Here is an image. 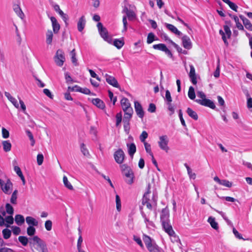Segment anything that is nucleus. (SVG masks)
Returning <instances> with one entry per match:
<instances>
[{"mask_svg": "<svg viewBox=\"0 0 252 252\" xmlns=\"http://www.w3.org/2000/svg\"><path fill=\"white\" fill-rule=\"evenodd\" d=\"M143 241L150 252H163L154 241H152L151 238L147 235H144Z\"/></svg>", "mask_w": 252, "mask_h": 252, "instance_id": "1", "label": "nucleus"}, {"mask_svg": "<svg viewBox=\"0 0 252 252\" xmlns=\"http://www.w3.org/2000/svg\"><path fill=\"white\" fill-rule=\"evenodd\" d=\"M121 168L123 175L126 177L125 179L126 182L128 184H131L133 182V179L134 178V174L132 170L130 167L126 164L122 165Z\"/></svg>", "mask_w": 252, "mask_h": 252, "instance_id": "2", "label": "nucleus"}, {"mask_svg": "<svg viewBox=\"0 0 252 252\" xmlns=\"http://www.w3.org/2000/svg\"><path fill=\"white\" fill-rule=\"evenodd\" d=\"M97 27L101 37L108 43H111L112 41V39L108 35L107 30L105 28L103 27L102 23L98 22L97 24Z\"/></svg>", "mask_w": 252, "mask_h": 252, "instance_id": "3", "label": "nucleus"}, {"mask_svg": "<svg viewBox=\"0 0 252 252\" xmlns=\"http://www.w3.org/2000/svg\"><path fill=\"white\" fill-rule=\"evenodd\" d=\"M54 60L56 63L59 66L63 65L65 61V57L63 52L60 49L57 50L56 56L54 58Z\"/></svg>", "mask_w": 252, "mask_h": 252, "instance_id": "4", "label": "nucleus"}, {"mask_svg": "<svg viewBox=\"0 0 252 252\" xmlns=\"http://www.w3.org/2000/svg\"><path fill=\"white\" fill-rule=\"evenodd\" d=\"M158 144L160 148L167 152L169 149L168 146V139L166 135H162L159 137Z\"/></svg>", "mask_w": 252, "mask_h": 252, "instance_id": "5", "label": "nucleus"}, {"mask_svg": "<svg viewBox=\"0 0 252 252\" xmlns=\"http://www.w3.org/2000/svg\"><path fill=\"white\" fill-rule=\"evenodd\" d=\"M150 189H151V185L150 184H148L147 187V191L144 193V194L143 195L142 204L143 205H146V207L149 209L152 210V205H151V203L149 202L150 199L148 198V195L151 192Z\"/></svg>", "mask_w": 252, "mask_h": 252, "instance_id": "6", "label": "nucleus"}, {"mask_svg": "<svg viewBox=\"0 0 252 252\" xmlns=\"http://www.w3.org/2000/svg\"><path fill=\"white\" fill-rule=\"evenodd\" d=\"M153 48L154 49L158 50L165 52V53L167 54L170 58H172L173 56L171 52L167 48L164 44L159 43L158 44H155L153 46Z\"/></svg>", "mask_w": 252, "mask_h": 252, "instance_id": "7", "label": "nucleus"}, {"mask_svg": "<svg viewBox=\"0 0 252 252\" xmlns=\"http://www.w3.org/2000/svg\"><path fill=\"white\" fill-rule=\"evenodd\" d=\"M125 157V153L121 149H118L114 154L115 160L118 164H121L123 162Z\"/></svg>", "mask_w": 252, "mask_h": 252, "instance_id": "8", "label": "nucleus"}, {"mask_svg": "<svg viewBox=\"0 0 252 252\" xmlns=\"http://www.w3.org/2000/svg\"><path fill=\"white\" fill-rule=\"evenodd\" d=\"M195 101L201 105L208 107L212 109L216 108V105L214 102L206 98L203 99H196Z\"/></svg>", "mask_w": 252, "mask_h": 252, "instance_id": "9", "label": "nucleus"}, {"mask_svg": "<svg viewBox=\"0 0 252 252\" xmlns=\"http://www.w3.org/2000/svg\"><path fill=\"white\" fill-rule=\"evenodd\" d=\"M134 108L137 115L141 119H143L145 112L141 104L137 101H134Z\"/></svg>", "mask_w": 252, "mask_h": 252, "instance_id": "10", "label": "nucleus"}, {"mask_svg": "<svg viewBox=\"0 0 252 252\" xmlns=\"http://www.w3.org/2000/svg\"><path fill=\"white\" fill-rule=\"evenodd\" d=\"M105 77L106 81L109 85L117 88H119L120 87L117 80L114 77L109 75L107 74L105 75Z\"/></svg>", "mask_w": 252, "mask_h": 252, "instance_id": "11", "label": "nucleus"}, {"mask_svg": "<svg viewBox=\"0 0 252 252\" xmlns=\"http://www.w3.org/2000/svg\"><path fill=\"white\" fill-rule=\"evenodd\" d=\"M161 225L163 230L169 236H173L175 235V232L172 228V226L171 225L170 221L168 222H166L165 223H162Z\"/></svg>", "mask_w": 252, "mask_h": 252, "instance_id": "12", "label": "nucleus"}, {"mask_svg": "<svg viewBox=\"0 0 252 252\" xmlns=\"http://www.w3.org/2000/svg\"><path fill=\"white\" fill-rule=\"evenodd\" d=\"M190 71L189 73V77L190 79V81L193 85L197 84V79L195 73V68L192 64L189 65Z\"/></svg>", "mask_w": 252, "mask_h": 252, "instance_id": "13", "label": "nucleus"}, {"mask_svg": "<svg viewBox=\"0 0 252 252\" xmlns=\"http://www.w3.org/2000/svg\"><path fill=\"white\" fill-rule=\"evenodd\" d=\"M160 218L161 224L165 223L166 222H168L170 221V220L169 219V212L165 209H163L162 210Z\"/></svg>", "mask_w": 252, "mask_h": 252, "instance_id": "14", "label": "nucleus"}, {"mask_svg": "<svg viewBox=\"0 0 252 252\" xmlns=\"http://www.w3.org/2000/svg\"><path fill=\"white\" fill-rule=\"evenodd\" d=\"M182 43L184 47L187 49H190L192 47V44L189 37L187 35H184L182 38Z\"/></svg>", "mask_w": 252, "mask_h": 252, "instance_id": "15", "label": "nucleus"}, {"mask_svg": "<svg viewBox=\"0 0 252 252\" xmlns=\"http://www.w3.org/2000/svg\"><path fill=\"white\" fill-rule=\"evenodd\" d=\"M86 23V18L84 15H82L77 22V29L79 32H81L84 29Z\"/></svg>", "mask_w": 252, "mask_h": 252, "instance_id": "16", "label": "nucleus"}, {"mask_svg": "<svg viewBox=\"0 0 252 252\" xmlns=\"http://www.w3.org/2000/svg\"><path fill=\"white\" fill-rule=\"evenodd\" d=\"M50 20L52 22L53 32L55 33H57L60 29V25L55 17H51Z\"/></svg>", "mask_w": 252, "mask_h": 252, "instance_id": "17", "label": "nucleus"}, {"mask_svg": "<svg viewBox=\"0 0 252 252\" xmlns=\"http://www.w3.org/2000/svg\"><path fill=\"white\" fill-rule=\"evenodd\" d=\"M141 214L143 218L144 219V222L147 227H155V225L153 221L149 220L145 213L143 211H141Z\"/></svg>", "mask_w": 252, "mask_h": 252, "instance_id": "18", "label": "nucleus"}, {"mask_svg": "<svg viewBox=\"0 0 252 252\" xmlns=\"http://www.w3.org/2000/svg\"><path fill=\"white\" fill-rule=\"evenodd\" d=\"M12 185L9 180H7L6 183H2V186H0L1 189L5 193H9L10 188Z\"/></svg>", "mask_w": 252, "mask_h": 252, "instance_id": "19", "label": "nucleus"}, {"mask_svg": "<svg viewBox=\"0 0 252 252\" xmlns=\"http://www.w3.org/2000/svg\"><path fill=\"white\" fill-rule=\"evenodd\" d=\"M92 102L97 107L101 109H104L105 107V104L103 102V101L98 98H93L92 100Z\"/></svg>", "mask_w": 252, "mask_h": 252, "instance_id": "20", "label": "nucleus"}, {"mask_svg": "<svg viewBox=\"0 0 252 252\" xmlns=\"http://www.w3.org/2000/svg\"><path fill=\"white\" fill-rule=\"evenodd\" d=\"M240 18L242 19L243 24L245 28L250 31H252V24L250 21L246 17L242 15L240 16Z\"/></svg>", "mask_w": 252, "mask_h": 252, "instance_id": "21", "label": "nucleus"}, {"mask_svg": "<svg viewBox=\"0 0 252 252\" xmlns=\"http://www.w3.org/2000/svg\"><path fill=\"white\" fill-rule=\"evenodd\" d=\"M126 146L128 148V154L131 158H133V156L136 151V148L135 144L133 143L131 144L127 143Z\"/></svg>", "mask_w": 252, "mask_h": 252, "instance_id": "22", "label": "nucleus"}, {"mask_svg": "<svg viewBox=\"0 0 252 252\" xmlns=\"http://www.w3.org/2000/svg\"><path fill=\"white\" fill-rule=\"evenodd\" d=\"M26 222L29 226H36L38 225V221L32 217L28 216L26 218Z\"/></svg>", "mask_w": 252, "mask_h": 252, "instance_id": "23", "label": "nucleus"}, {"mask_svg": "<svg viewBox=\"0 0 252 252\" xmlns=\"http://www.w3.org/2000/svg\"><path fill=\"white\" fill-rule=\"evenodd\" d=\"M13 9L16 14L22 19H23L25 15L21 10L20 6L18 4H14L13 5Z\"/></svg>", "mask_w": 252, "mask_h": 252, "instance_id": "24", "label": "nucleus"}, {"mask_svg": "<svg viewBox=\"0 0 252 252\" xmlns=\"http://www.w3.org/2000/svg\"><path fill=\"white\" fill-rule=\"evenodd\" d=\"M165 26L169 30L171 31L174 33L178 35L182 34L181 32H180L174 25L166 23Z\"/></svg>", "mask_w": 252, "mask_h": 252, "instance_id": "25", "label": "nucleus"}, {"mask_svg": "<svg viewBox=\"0 0 252 252\" xmlns=\"http://www.w3.org/2000/svg\"><path fill=\"white\" fill-rule=\"evenodd\" d=\"M123 111L125 112L124 119H130L133 113L132 108L130 106Z\"/></svg>", "mask_w": 252, "mask_h": 252, "instance_id": "26", "label": "nucleus"}, {"mask_svg": "<svg viewBox=\"0 0 252 252\" xmlns=\"http://www.w3.org/2000/svg\"><path fill=\"white\" fill-rule=\"evenodd\" d=\"M30 243L33 244H36L39 247L40 245H42L44 242L37 236H34L33 238L30 239Z\"/></svg>", "mask_w": 252, "mask_h": 252, "instance_id": "27", "label": "nucleus"}, {"mask_svg": "<svg viewBox=\"0 0 252 252\" xmlns=\"http://www.w3.org/2000/svg\"><path fill=\"white\" fill-rule=\"evenodd\" d=\"M121 104L123 110L131 106L128 99L126 97H123L121 100Z\"/></svg>", "mask_w": 252, "mask_h": 252, "instance_id": "28", "label": "nucleus"}, {"mask_svg": "<svg viewBox=\"0 0 252 252\" xmlns=\"http://www.w3.org/2000/svg\"><path fill=\"white\" fill-rule=\"evenodd\" d=\"M187 112L189 116L194 120H197L198 117L196 112L193 111L190 108H188L187 110Z\"/></svg>", "mask_w": 252, "mask_h": 252, "instance_id": "29", "label": "nucleus"}, {"mask_svg": "<svg viewBox=\"0 0 252 252\" xmlns=\"http://www.w3.org/2000/svg\"><path fill=\"white\" fill-rule=\"evenodd\" d=\"M208 221L210 223L211 227L215 230L219 229L218 223L215 221L214 218L210 217L208 219Z\"/></svg>", "mask_w": 252, "mask_h": 252, "instance_id": "30", "label": "nucleus"}, {"mask_svg": "<svg viewBox=\"0 0 252 252\" xmlns=\"http://www.w3.org/2000/svg\"><path fill=\"white\" fill-rule=\"evenodd\" d=\"M15 220L17 225H21L24 223L25 219L21 215H16L15 217Z\"/></svg>", "mask_w": 252, "mask_h": 252, "instance_id": "31", "label": "nucleus"}, {"mask_svg": "<svg viewBox=\"0 0 252 252\" xmlns=\"http://www.w3.org/2000/svg\"><path fill=\"white\" fill-rule=\"evenodd\" d=\"M46 43L48 45L51 44L53 40V34L51 30H48L46 34Z\"/></svg>", "mask_w": 252, "mask_h": 252, "instance_id": "32", "label": "nucleus"}, {"mask_svg": "<svg viewBox=\"0 0 252 252\" xmlns=\"http://www.w3.org/2000/svg\"><path fill=\"white\" fill-rule=\"evenodd\" d=\"M70 55L71 56V62H72V63L75 66L78 65V63L77 62V59H76V57L75 50L74 49H73L70 52Z\"/></svg>", "mask_w": 252, "mask_h": 252, "instance_id": "33", "label": "nucleus"}, {"mask_svg": "<svg viewBox=\"0 0 252 252\" xmlns=\"http://www.w3.org/2000/svg\"><path fill=\"white\" fill-rule=\"evenodd\" d=\"M2 146H3V150L6 152H9L11 150V144L9 141L6 140V141H3L2 142Z\"/></svg>", "mask_w": 252, "mask_h": 252, "instance_id": "34", "label": "nucleus"}, {"mask_svg": "<svg viewBox=\"0 0 252 252\" xmlns=\"http://www.w3.org/2000/svg\"><path fill=\"white\" fill-rule=\"evenodd\" d=\"M113 45L118 49H121L124 45V41L123 40L116 39L113 42Z\"/></svg>", "mask_w": 252, "mask_h": 252, "instance_id": "35", "label": "nucleus"}, {"mask_svg": "<svg viewBox=\"0 0 252 252\" xmlns=\"http://www.w3.org/2000/svg\"><path fill=\"white\" fill-rule=\"evenodd\" d=\"M130 119H127V118L123 119V123L124 124V127L125 131L128 133L130 129L129 126V121Z\"/></svg>", "mask_w": 252, "mask_h": 252, "instance_id": "36", "label": "nucleus"}, {"mask_svg": "<svg viewBox=\"0 0 252 252\" xmlns=\"http://www.w3.org/2000/svg\"><path fill=\"white\" fill-rule=\"evenodd\" d=\"M188 96L190 99L192 100H193L195 98L194 89L193 87L192 86H190L189 88L188 92Z\"/></svg>", "mask_w": 252, "mask_h": 252, "instance_id": "37", "label": "nucleus"}, {"mask_svg": "<svg viewBox=\"0 0 252 252\" xmlns=\"http://www.w3.org/2000/svg\"><path fill=\"white\" fill-rule=\"evenodd\" d=\"M2 233L3 235V237L5 239H9L11 235V231L7 228H5L3 229L2 231Z\"/></svg>", "mask_w": 252, "mask_h": 252, "instance_id": "38", "label": "nucleus"}, {"mask_svg": "<svg viewBox=\"0 0 252 252\" xmlns=\"http://www.w3.org/2000/svg\"><path fill=\"white\" fill-rule=\"evenodd\" d=\"M126 17L128 18V19L130 21L132 20L135 17V14L134 12L128 9H126Z\"/></svg>", "mask_w": 252, "mask_h": 252, "instance_id": "39", "label": "nucleus"}, {"mask_svg": "<svg viewBox=\"0 0 252 252\" xmlns=\"http://www.w3.org/2000/svg\"><path fill=\"white\" fill-rule=\"evenodd\" d=\"M63 182L64 186L67 189H68L70 190H72L73 189V186L71 185L70 183L68 181L67 178L65 176H64V177H63Z\"/></svg>", "mask_w": 252, "mask_h": 252, "instance_id": "40", "label": "nucleus"}, {"mask_svg": "<svg viewBox=\"0 0 252 252\" xmlns=\"http://www.w3.org/2000/svg\"><path fill=\"white\" fill-rule=\"evenodd\" d=\"M224 2L227 3L230 8L232 9V10H234L235 11H237V9L238 8L237 5L235 4L234 3L231 2L229 0H225Z\"/></svg>", "mask_w": 252, "mask_h": 252, "instance_id": "41", "label": "nucleus"}, {"mask_svg": "<svg viewBox=\"0 0 252 252\" xmlns=\"http://www.w3.org/2000/svg\"><path fill=\"white\" fill-rule=\"evenodd\" d=\"M155 35L153 32H150L148 34L147 42L148 44L152 43L154 41L156 40Z\"/></svg>", "mask_w": 252, "mask_h": 252, "instance_id": "42", "label": "nucleus"}, {"mask_svg": "<svg viewBox=\"0 0 252 252\" xmlns=\"http://www.w3.org/2000/svg\"><path fill=\"white\" fill-rule=\"evenodd\" d=\"M6 212L10 215H12L14 213V209L13 207L9 203L5 205Z\"/></svg>", "mask_w": 252, "mask_h": 252, "instance_id": "43", "label": "nucleus"}, {"mask_svg": "<svg viewBox=\"0 0 252 252\" xmlns=\"http://www.w3.org/2000/svg\"><path fill=\"white\" fill-rule=\"evenodd\" d=\"M18 240L19 242L24 246L27 245L29 241L28 239L26 237L23 236H19Z\"/></svg>", "mask_w": 252, "mask_h": 252, "instance_id": "44", "label": "nucleus"}, {"mask_svg": "<svg viewBox=\"0 0 252 252\" xmlns=\"http://www.w3.org/2000/svg\"><path fill=\"white\" fill-rule=\"evenodd\" d=\"M17 190H15L13 192L12 194L11 198H10V202L11 203L13 204H16L17 203Z\"/></svg>", "mask_w": 252, "mask_h": 252, "instance_id": "45", "label": "nucleus"}, {"mask_svg": "<svg viewBox=\"0 0 252 252\" xmlns=\"http://www.w3.org/2000/svg\"><path fill=\"white\" fill-rule=\"evenodd\" d=\"M5 224H8L9 226L10 224H12L14 223V219L12 215L7 216L4 219Z\"/></svg>", "mask_w": 252, "mask_h": 252, "instance_id": "46", "label": "nucleus"}, {"mask_svg": "<svg viewBox=\"0 0 252 252\" xmlns=\"http://www.w3.org/2000/svg\"><path fill=\"white\" fill-rule=\"evenodd\" d=\"M158 200V195L157 193H153V197L151 199H150L149 202L151 203L152 206H156Z\"/></svg>", "mask_w": 252, "mask_h": 252, "instance_id": "47", "label": "nucleus"}, {"mask_svg": "<svg viewBox=\"0 0 252 252\" xmlns=\"http://www.w3.org/2000/svg\"><path fill=\"white\" fill-rule=\"evenodd\" d=\"M144 145L145 150H146V152L148 154H149L150 156L152 155H153V153L152 152V150H151V145L147 142H144Z\"/></svg>", "mask_w": 252, "mask_h": 252, "instance_id": "48", "label": "nucleus"}, {"mask_svg": "<svg viewBox=\"0 0 252 252\" xmlns=\"http://www.w3.org/2000/svg\"><path fill=\"white\" fill-rule=\"evenodd\" d=\"M116 126H118L122 122V113L121 112L117 113L116 115Z\"/></svg>", "mask_w": 252, "mask_h": 252, "instance_id": "49", "label": "nucleus"}, {"mask_svg": "<svg viewBox=\"0 0 252 252\" xmlns=\"http://www.w3.org/2000/svg\"><path fill=\"white\" fill-rule=\"evenodd\" d=\"M116 203L117 210L120 211L121 209V203L120 197L118 194L116 195Z\"/></svg>", "mask_w": 252, "mask_h": 252, "instance_id": "50", "label": "nucleus"}, {"mask_svg": "<svg viewBox=\"0 0 252 252\" xmlns=\"http://www.w3.org/2000/svg\"><path fill=\"white\" fill-rule=\"evenodd\" d=\"M35 229L32 226H29L27 228V234L29 236H33L35 233Z\"/></svg>", "mask_w": 252, "mask_h": 252, "instance_id": "51", "label": "nucleus"}, {"mask_svg": "<svg viewBox=\"0 0 252 252\" xmlns=\"http://www.w3.org/2000/svg\"><path fill=\"white\" fill-rule=\"evenodd\" d=\"M171 44L176 49V50H177V51L179 53H183L184 54H186V52H187L186 51L184 50L183 52L182 49L180 47H179V46L178 45H177L176 43H175L173 41H171Z\"/></svg>", "mask_w": 252, "mask_h": 252, "instance_id": "52", "label": "nucleus"}, {"mask_svg": "<svg viewBox=\"0 0 252 252\" xmlns=\"http://www.w3.org/2000/svg\"><path fill=\"white\" fill-rule=\"evenodd\" d=\"M215 211L219 213L222 216V217L226 221V222L227 223L228 225H232L231 221L228 219V218L226 217L225 214L223 212L216 210H215Z\"/></svg>", "mask_w": 252, "mask_h": 252, "instance_id": "53", "label": "nucleus"}, {"mask_svg": "<svg viewBox=\"0 0 252 252\" xmlns=\"http://www.w3.org/2000/svg\"><path fill=\"white\" fill-rule=\"evenodd\" d=\"M224 31L225 32V33H226L227 38H229L231 37V32L230 30V28L227 25H224L223 26Z\"/></svg>", "mask_w": 252, "mask_h": 252, "instance_id": "54", "label": "nucleus"}, {"mask_svg": "<svg viewBox=\"0 0 252 252\" xmlns=\"http://www.w3.org/2000/svg\"><path fill=\"white\" fill-rule=\"evenodd\" d=\"M220 184L228 188H230L232 185L231 182L226 180H221Z\"/></svg>", "mask_w": 252, "mask_h": 252, "instance_id": "55", "label": "nucleus"}, {"mask_svg": "<svg viewBox=\"0 0 252 252\" xmlns=\"http://www.w3.org/2000/svg\"><path fill=\"white\" fill-rule=\"evenodd\" d=\"M45 227L47 231H50L52 227V222L50 220H47L45 222Z\"/></svg>", "mask_w": 252, "mask_h": 252, "instance_id": "56", "label": "nucleus"}, {"mask_svg": "<svg viewBox=\"0 0 252 252\" xmlns=\"http://www.w3.org/2000/svg\"><path fill=\"white\" fill-rule=\"evenodd\" d=\"M148 133L146 131H143L140 136V140L141 141L144 143L146 139L148 137Z\"/></svg>", "mask_w": 252, "mask_h": 252, "instance_id": "57", "label": "nucleus"}, {"mask_svg": "<svg viewBox=\"0 0 252 252\" xmlns=\"http://www.w3.org/2000/svg\"><path fill=\"white\" fill-rule=\"evenodd\" d=\"M234 21L236 24L237 28L240 30H244L243 25L239 22V18L238 17H234Z\"/></svg>", "mask_w": 252, "mask_h": 252, "instance_id": "58", "label": "nucleus"}, {"mask_svg": "<svg viewBox=\"0 0 252 252\" xmlns=\"http://www.w3.org/2000/svg\"><path fill=\"white\" fill-rule=\"evenodd\" d=\"M44 157L42 154H38L37 156V162L38 165H40L43 161Z\"/></svg>", "mask_w": 252, "mask_h": 252, "instance_id": "59", "label": "nucleus"}, {"mask_svg": "<svg viewBox=\"0 0 252 252\" xmlns=\"http://www.w3.org/2000/svg\"><path fill=\"white\" fill-rule=\"evenodd\" d=\"M26 133H27V134L30 140L32 142V143H31L32 146H33L35 143V141L34 140L33 136L32 135V133L29 130L26 131Z\"/></svg>", "mask_w": 252, "mask_h": 252, "instance_id": "60", "label": "nucleus"}, {"mask_svg": "<svg viewBox=\"0 0 252 252\" xmlns=\"http://www.w3.org/2000/svg\"><path fill=\"white\" fill-rule=\"evenodd\" d=\"M81 151L84 156H87L89 155V151L85 147L84 143L81 144Z\"/></svg>", "mask_w": 252, "mask_h": 252, "instance_id": "61", "label": "nucleus"}, {"mask_svg": "<svg viewBox=\"0 0 252 252\" xmlns=\"http://www.w3.org/2000/svg\"><path fill=\"white\" fill-rule=\"evenodd\" d=\"M133 240L140 246L141 248H144V246L140 237L134 235L133 236Z\"/></svg>", "mask_w": 252, "mask_h": 252, "instance_id": "62", "label": "nucleus"}, {"mask_svg": "<svg viewBox=\"0 0 252 252\" xmlns=\"http://www.w3.org/2000/svg\"><path fill=\"white\" fill-rule=\"evenodd\" d=\"M2 136L3 138H7L9 136V131L4 127H2Z\"/></svg>", "mask_w": 252, "mask_h": 252, "instance_id": "63", "label": "nucleus"}, {"mask_svg": "<svg viewBox=\"0 0 252 252\" xmlns=\"http://www.w3.org/2000/svg\"><path fill=\"white\" fill-rule=\"evenodd\" d=\"M156 110V106L154 103H150L148 108V111L151 113H154Z\"/></svg>", "mask_w": 252, "mask_h": 252, "instance_id": "64", "label": "nucleus"}]
</instances>
